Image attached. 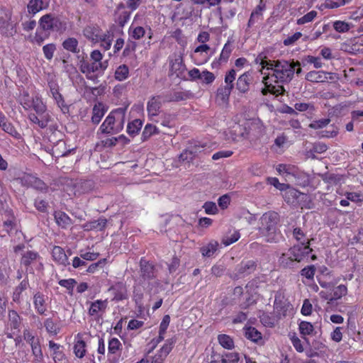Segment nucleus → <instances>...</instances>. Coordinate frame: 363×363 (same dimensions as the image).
Segmentation results:
<instances>
[{
  "label": "nucleus",
  "mask_w": 363,
  "mask_h": 363,
  "mask_svg": "<svg viewBox=\"0 0 363 363\" xmlns=\"http://www.w3.org/2000/svg\"><path fill=\"white\" fill-rule=\"evenodd\" d=\"M301 71V63L298 61L277 60L273 74H269L263 77L262 82L265 87L261 91H286L282 84L289 82L293 79L294 73L298 74Z\"/></svg>",
  "instance_id": "f257e3e1"
},
{
  "label": "nucleus",
  "mask_w": 363,
  "mask_h": 363,
  "mask_svg": "<svg viewBox=\"0 0 363 363\" xmlns=\"http://www.w3.org/2000/svg\"><path fill=\"white\" fill-rule=\"evenodd\" d=\"M66 29V23L53 13L42 16L38 21V28L35 33L33 43L40 45L51 33H62Z\"/></svg>",
  "instance_id": "f03ea898"
},
{
  "label": "nucleus",
  "mask_w": 363,
  "mask_h": 363,
  "mask_svg": "<svg viewBox=\"0 0 363 363\" xmlns=\"http://www.w3.org/2000/svg\"><path fill=\"white\" fill-rule=\"evenodd\" d=\"M127 106L114 109L108 114L100 126L102 133L113 135L123 130Z\"/></svg>",
  "instance_id": "7ed1b4c3"
},
{
  "label": "nucleus",
  "mask_w": 363,
  "mask_h": 363,
  "mask_svg": "<svg viewBox=\"0 0 363 363\" xmlns=\"http://www.w3.org/2000/svg\"><path fill=\"white\" fill-rule=\"evenodd\" d=\"M279 216L274 211H269L262 215L260 218L259 232L262 236L266 237L267 242H277V224Z\"/></svg>",
  "instance_id": "20e7f679"
},
{
  "label": "nucleus",
  "mask_w": 363,
  "mask_h": 363,
  "mask_svg": "<svg viewBox=\"0 0 363 363\" xmlns=\"http://www.w3.org/2000/svg\"><path fill=\"white\" fill-rule=\"evenodd\" d=\"M103 54L99 50H93L90 54V62L82 60L79 62L81 72L86 75L91 73H103L108 66V60H102Z\"/></svg>",
  "instance_id": "39448f33"
},
{
  "label": "nucleus",
  "mask_w": 363,
  "mask_h": 363,
  "mask_svg": "<svg viewBox=\"0 0 363 363\" xmlns=\"http://www.w3.org/2000/svg\"><path fill=\"white\" fill-rule=\"evenodd\" d=\"M17 22L12 20L11 11H5L0 16V33L5 37H13L17 33Z\"/></svg>",
  "instance_id": "423d86ee"
},
{
  "label": "nucleus",
  "mask_w": 363,
  "mask_h": 363,
  "mask_svg": "<svg viewBox=\"0 0 363 363\" xmlns=\"http://www.w3.org/2000/svg\"><path fill=\"white\" fill-rule=\"evenodd\" d=\"M209 147L206 143L195 142L180 154L179 159L182 161L190 162L198 157L200 153L205 152Z\"/></svg>",
  "instance_id": "0eeeda50"
},
{
  "label": "nucleus",
  "mask_w": 363,
  "mask_h": 363,
  "mask_svg": "<svg viewBox=\"0 0 363 363\" xmlns=\"http://www.w3.org/2000/svg\"><path fill=\"white\" fill-rule=\"evenodd\" d=\"M211 48L207 44H201L191 52V58L194 64L200 66L206 64L211 57Z\"/></svg>",
  "instance_id": "6e6552de"
},
{
  "label": "nucleus",
  "mask_w": 363,
  "mask_h": 363,
  "mask_svg": "<svg viewBox=\"0 0 363 363\" xmlns=\"http://www.w3.org/2000/svg\"><path fill=\"white\" fill-rule=\"evenodd\" d=\"M337 79L336 74L323 71H311L306 76L307 81L313 83L332 82Z\"/></svg>",
  "instance_id": "1a4fd4ad"
},
{
  "label": "nucleus",
  "mask_w": 363,
  "mask_h": 363,
  "mask_svg": "<svg viewBox=\"0 0 363 363\" xmlns=\"http://www.w3.org/2000/svg\"><path fill=\"white\" fill-rule=\"evenodd\" d=\"M309 245V242L305 243V242L303 241L301 244L295 245L289 249V252H291L292 258L295 259L297 263L301 262L312 252V249L310 248Z\"/></svg>",
  "instance_id": "9d476101"
},
{
  "label": "nucleus",
  "mask_w": 363,
  "mask_h": 363,
  "mask_svg": "<svg viewBox=\"0 0 363 363\" xmlns=\"http://www.w3.org/2000/svg\"><path fill=\"white\" fill-rule=\"evenodd\" d=\"M186 67L182 56L169 62V74L180 79H186Z\"/></svg>",
  "instance_id": "9b49d317"
},
{
  "label": "nucleus",
  "mask_w": 363,
  "mask_h": 363,
  "mask_svg": "<svg viewBox=\"0 0 363 363\" xmlns=\"http://www.w3.org/2000/svg\"><path fill=\"white\" fill-rule=\"evenodd\" d=\"M68 94L69 92H65V94L60 92H52L53 98L64 113H68L69 106L76 101V99H72Z\"/></svg>",
  "instance_id": "f8f14e48"
},
{
  "label": "nucleus",
  "mask_w": 363,
  "mask_h": 363,
  "mask_svg": "<svg viewBox=\"0 0 363 363\" xmlns=\"http://www.w3.org/2000/svg\"><path fill=\"white\" fill-rule=\"evenodd\" d=\"M167 102L164 96L157 95L153 96L147 103V109L150 116H156L158 115L161 106L163 103Z\"/></svg>",
  "instance_id": "ddd939ff"
},
{
  "label": "nucleus",
  "mask_w": 363,
  "mask_h": 363,
  "mask_svg": "<svg viewBox=\"0 0 363 363\" xmlns=\"http://www.w3.org/2000/svg\"><path fill=\"white\" fill-rule=\"evenodd\" d=\"M253 72L252 70L247 71L241 74L237 79L236 89L238 91H248L250 85L253 82Z\"/></svg>",
  "instance_id": "4468645a"
},
{
  "label": "nucleus",
  "mask_w": 363,
  "mask_h": 363,
  "mask_svg": "<svg viewBox=\"0 0 363 363\" xmlns=\"http://www.w3.org/2000/svg\"><path fill=\"white\" fill-rule=\"evenodd\" d=\"M266 6L263 4V0H260V3L252 11L247 22V28H250L256 23L260 22L263 19V11L265 10Z\"/></svg>",
  "instance_id": "2eb2a0df"
},
{
  "label": "nucleus",
  "mask_w": 363,
  "mask_h": 363,
  "mask_svg": "<svg viewBox=\"0 0 363 363\" xmlns=\"http://www.w3.org/2000/svg\"><path fill=\"white\" fill-rule=\"evenodd\" d=\"M50 0H30L27 4V10L29 14L35 15L40 11L49 7Z\"/></svg>",
  "instance_id": "dca6fc26"
},
{
  "label": "nucleus",
  "mask_w": 363,
  "mask_h": 363,
  "mask_svg": "<svg viewBox=\"0 0 363 363\" xmlns=\"http://www.w3.org/2000/svg\"><path fill=\"white\" fill-rule=\"evenodd\" d=\"M140 276L143 279H154L155 275V266L146 261L144 259H141L140 262Z\"/></svg>",
  "instance_id": "f3484780"
},
{
  "label": "nucleus",
  "mask_w": 363,
  "mask_h": 363,
  "mask_svg": "<svg viewBox=\"0 0 363 363\" xmlns=\"http://www.w3.org/2000/svg\"><path fill=\"white\" fill-rule=\"evenodd\" d=\"M257 264L253 260H248L242 262L240 264L238 265L236 268L237 274L235 278H238L240 276H245L252 274L256 270Z\"/></svg>",
  "instance_id": "a211bd4d"
},
{
  "label": "nucleus",
  "mask_w": 363,
  "mask_h": 363,
  "mask_svg": "<svg viewBox=\"0 0 363 363\" xmlns=\"http://www.w3.org/2000/svg\"><path fill=\"white\" fill-rule=\"evenodd\" d=\"M130 12L125 9V6L123 3H120L116 8V22L121 27L129 21Z\"/></svg>",
  "instance_id": "6ab92c4d"
},
{
  "label": "nucleus",
  "mask_w": 363,
  "mask_h": 363,
  "mask_svg": "<svg viewBox=\"0 0 363 363\" xmlns=\"http://www.w3.org/2000/svg\"><path fill=\"white\" fill-rule=\"evenodd\" d=\"M233 50V48L232 43L230 40H228L223 47L219 57L217 60L216 59L213 62L212 65H213L215 64L220 65L222 63H227L231 55Z\"/></svg>",
  "instance_id": "aec40b11"
},
{
  "label": "nucleus",
  "mask_w": 363,
  "mask_h": 363,
  "mask_svg": "<svg viewBox=\"0 0 363 363\" xmlns=\"http://www.w3.org/2000/svg\"><path fill=\"white\" fill-rule=\"evenodd\" d=\"M113 40V33L110 30H106V32H103L99 35V38L97 40V43H100L101 48H102L105 51L108 50L112 45V42Z\"/></svg>",
  "instance_id": "412c9836"
},
{
  "label": "nucleus",
  "mask_w": 363,
  "mask_h": 363,
  "mask_svg": "<svg viewBox=\"0 0 363 363\" xmlns=\"http://www.w3.org/2000/svg\"><path fill=\"white\" fill-rule=\"evenodd\" d=\"M38 115V116H36L35 113H30L28 118L32 123L38 124L40 128H45L50 121V115L45 112V113Z\"/></svg>",
  "instance_id": "4be33fe9"
},
{
  "label": "nucleus",
  "mask_w": 363,
  "mask_h": 363,
  "mask_svg": "<svg viewBox=\"0 0 363 363\" xmlns=\"http://www.w3.org/2000/svg\"><path fill=\"white\" fill-rule=\"evenodd\" d=\"M101 33V29L94 26H87L84 30V36L94 44L97 43V40Z\"/></svg>",
  "instance_id": "5701e85b"
},
{
  "label": "nucleus",
  "mask_w": 363,
  "mask_h": 363,
  "mask_svg": "<svg viewBox=\"0 0 363 363\" xmlns=\"http://www.w3.org/2000/svg\"><path fill=\"white\" fill-rule=\"evenodd\" d=\"M52 254L54 259L59 264H62L64 266L69 264L68 257L65 254L64 250L61 247L55 246L52 249Z\"/></svg>",
  "instance_id": "b1692460"
},
{
  "label": "nucleus",
  "mask_w": 363,
  "mask_h": 363,
  "mask_svg": "<svg viewBox=\"0 0 363 363\" xmlns=\"http://www.w3.org/2000/svg\"><path fill=\"white\" fill-rule=\"evenodd\" d=\"M107 223V220L104 218H100L96 220L87 222L83 225V229L86 231H89L94 229L104 230Z\"/></svg>",
  "instance_id": "393cba45"
},
{
  "label": "nucleus",
  "mask_w": 363,
  "mask_h": 363,
  "mask_svg": "<svg viewBox=\"0 0 363 363\" xmlns=\"http://www.w3.org/2000/svg\"><path fill=\"white\" fill-rule=\"evenodd\" d=\"M33 303L35 308L39 314H44L46 311L45 296L40 292H37L33 296Z\"/></svg>",
  "instance_id": "a878e982"
},
{
  "label": "nucleus",
  "mask_w": 363,
  "mask_h": 363,
  "mask_svg": "<svg viewBox=\"0 0 363 363\" xmlns=\"http://www.w3.org/2000/svg\"><path fill=\"white\" fill-rule=\"evenodd\" d=\"M106 112V110L104 108V106L102 103H98L94 105L93 110H92V117H91V121L94 124H98L102 117L104 116V113Z\"/></svg>",
  "instance_id": "bb28decb"
},
{
  "label": "nucleus",
  "mask_w": 363,
  "mask_h": 363,
  "mask_svg": "<svg viewBox=\"0 0 363 363\" xmlns=\"http://www.w3.org/2000/svg\"><path fill=\"white\" fill-rule=\"evenodd\" d=\"M279 261L280 265L284 268H294L297 264L296 261L292 258L291 252L289 250L281 255Z\"/></svg>",
  "instance_id": "cd10ccee"
},
{
  "label": "nucleus",
  "mask_w": 363,
  "mask_h": 363,
  "mask_svg": "<svg viewBox=\"0 0 363 363\" xmlns=\"http://www.w3.org/2000/svg\"><path fill=\"white\" fill-rule=\"evenodd\" d=\"M218 242L215 240H211L206 245L201 247V252L203 257H210L218 250Z\"/></svg>",
  "instance_id": "c85d7f7f"
},
{
  "label": "nucleus",
  "mask_w": 363,
  "mask_h": 363,
  "mask_svg": "<svg viewBox=\"0 0 363 363\" xmlns=\"http://www.w3.org/2000/svg\"><path fill=\"white\" fill-rule=\"evenodd\" d=\"M65 142L60 140L52 148V155L56 157L67 156L71 150H65Z\"/></svg>",
  "instance_id": "c756f323"
},
{
  "label": "nucleus",
  "mask_w": 363,
  "mask_h": 363,
  "mask_svg": "<svg viewBox=\"0 0 363 363\" xmlns=\"http://www.w3.org/2000/svg\"><path fill=\"white\" fill-rule=\"evenodd\" d=\"M78 44V40L75 38H68L63 41L62 47L69 52L78 53L79 52Z\"/></svg>",
  "instance_id": "7c9ffc66"
},
{
  "label": "nucleus",
  "mask_w": 363,
  "mask_h": 363,
  "mask_svg": "<svg viewBox=\"0 0 363 363\" xmlns=\"http://www.w3.org/2000/svg\"><path fill=\"white\" fill-rule=\"evenodd\" d=\"M146 33L145 28L140 26H134V23L129 28V35L134 40H140Z\"/></svg>",
  "instance_id": "2f4dec72"
},
{
  "label": "nucleus",
  "mask_w": 363,
  "mask_h": 363,
  "mask_svg": "<svg viewBox=\"0 0 363 363\" xmlns=\"http://www.w3.org/2000/svg\"><path fill=\"white\" fill-rule=\"evenodd\" d=\"M55 218L57 223L62 228H66L72 223V219L65 213L62 211L55 212Z\"/></svg>",
  "instance_id": "473e14b6"
},
{
  "label": "nucleus",
  "mask_w": 363,
  "mask_h": 363,
  "mask_svg": "<svg viewBox=\"0 0 363 363\" xmlns=\"http://www.w3.org/2000/svg\"><path fill=\"white\" fill-rule=\"evenodd\" d=\"M143 126V121L140 119H135L127 125V132L129 135L134 137L138 133Z\"/></svg>",
  "instance_id": "72a5a7b5"
},
{
  "label": "nucleus",
  "mask_w": 363,
  "mask_h": 363,
  "mask_svg": "<svg viewBox=\"0 0 363 363\" xmlns=\"http://www.w3.org/2000/svg\"><path fill=\"white\" fill-rule=\"evenodd\" d=\"M106 308V301L97 300L91 303V306L89 310V314L90 315H94L99 311H105Z\"/></svg>",
  "instance_id": "f704fd0d"
},
{
  "label": "nucleus",
  "mask_w": 363,
  "mask_h": 363,
  "mask_svg": "<svg viewBox=\"0 0 363 363\" xmlns=\"http://www.w3.org/2000/svg\"><path fill=\"white\" fill-rule=\"evenodd\" d=\"M160 130L155 125L148 123L147 124L142 133V140L143 141H145L148 140L152 135L158 134L160 133Z\"/></svg>",
  "instance_id": "c9c22d12"
},
{
  "label": "nucleus",
  "mask_w": 363,
  "mask_h": 363,
  "mask_svg": "<svg viewBox=\"0 0 363 363\" xmlns=\"http://www.w3.org/2000/svg\"><path fill=\"white\" fill-rule=\"evenodd\" d=\"M246 338L252 340V342H257L259 340H262V334L254 327H248L245 328V334Z\"/></svg>",
  "instance_id": "e433bc0d"
},
{
  "label": "nucleus",
  "mask_w": 363,
  "mask_h": 363,
  "mask_svg": "<svg viewBox=\"0 0 363 363\" xmlns=\"http://www.w3.org/2000/svg\"><path fill=\"white\" fill-rule=\"evenodd\" d=\"M230 132L234 135V140H238L239 138H247L249 134L245 127L238 124L234 125Z\"/></svg>",
  "instance_id": "4c0bfd02"
},
{
  "label": "nucleus",
  "mask_w": 363,
  "mask_h": 363,
  "mask_svg": "<svg viewBox=\"0 0 363 363\" xmlns=\"http://www.w3.org/2000/svg\"><path fill=\"white\" fill-rule=\"evenodd\" d=\"M236 77V72L234 69H230L225 75V89L232 91L234 87V81Z\"/></svg>",
  "instance_id": "58836bf2"
},
{
  "label": "nucleus",
  "mask_w": 363,
  "mask_h": 363,
  "mask_svg": "<svg viewBox=\"0 0 363 363\" xmlns=\"http://www.w3.org/2000/svg\"><path fill=\"white\" fill-rule=\"evenodd\" d=\"M116 79L123 81L129 76V68L125 65H121L117 67L114 74Z\"/></svg>",
  "instance_id": "ea45409f"
},
{
  "label": "nucleus",
  "mask_w": 363,
  "mask_h": 363,
  "mask_svg": "<svg viewBox=\"0 0 363 363\" xmlns=\"http://www.w3.org/2000/svg\"><path fill=\"white\" fill-rule=\"evenodd\" d=\"M218 340L220 345L225 349L230 350L234 347L233 340L229 335L225 334L219 335Z\"/></svg>",
  "instance_id": "a19ab883"
},
{
  "label": "nucleus",
  "mask_w": 363,
  "mask_h": 363,
  "mask_svg": "<svg viewBox=\"0 0 363 363\" xmlns=\"http://www.w3.org/2000/svg\"><path fill=\"white\" fill-rule=\"evenodd\" d=\"M221 356V363H238L240 360L238 352H225Z\"/></svg>",
  "instance_id": "79ce46f5"
},
{
  "label": "nucleus",
  "mask_w": 363,
  "mask_h": 363,
  "mask_svg": "<svg viewBox=\"0 0 363 363\" xmlns=\"http://www.w3.org/2000/svg\"><path fill=\"white\" fill-rule=\"evenodd\" d=\"M34 94L30 95L28 92H23L20 95V102L26 109L30 108V106L33 104Z\"/></svg>",
  "instance_id": "37998d69"
},
{
  "label": "nucleus",
  "mask_w": 363,
  "mask_h": 363,
  "mask_svg": "<svg viewBox=\"0 0 363 363\" xmlns=\"http://www.w3.org/2000/svg\"><path fill=\"white\" fill-rule=\"evenodd\" d=\"M318 15V12L315 10H312L303 15L301 18L297 19L296 23L298 25H303L310 22H312Z\"/></svg>",
  "instance_id": "c03bdc74"
},
{
  "label": "nucleus",
  "mask_w": 363,
  "mask_h": 363,
  "mask_svg": "<svg viewBox=\"0 0 363 363\" xmlns=\"http://www.w3.org/2000/svg\"><path fill=\"white\" fill-rule=\"evenodd\" d=\"M191 94L188 92H174V94H170L169 96H164L167 99V102L169 101H179L182 100H186L190 98Z\"/></svg>",
  "instance_id": "a18cd8bd"
},
{
  "label": "nucleus",
  "mask_w": 363,
  "mask_h": 363,
  "mask_svg": "<svg viewBox=\"0 0 363 363\" xmlns=\"http://www.w3.org/2000/svg\"><path fill=\"white\" fill-rule=\"evenodd\" d=\"M30 108H33L37 114H43L46 111V106L43 103L40 98L37 96H34L33 104L30 106Z\"/></svg>",
  "instance_id": "49530a36"
},
{
  "label": "nucleus",
  "mask_w": 363,
  "mask_h": 363,
  "mask_svg": "<svg viewBox=\"0 0 363 363\" xmlns=\"http://www.w3.org/2000/svg\"><path fill=\"white\" fill-rule=\"evenodd\" d=\"M347 289L345 285H340L333 290V294L330 296V302H333L347 294Z\"/></svg>",
  "instance_id": "de8ad7c7"
},
{
  "label": "nucleus",
  "mask_w": 363,
  "mask_h": 363,
  "mask_svg": "<svg viewBox=\"0 0 363 363\" xmlns=\"http://www.w3.org/2000/svg\"><path fill=\"white\" fill-rule=\"evenodd\" d=\"M335 31L341 33H347L350 30L351 25L343 21H335L333 24Z\"/></svg>",
  "instance_id": "09e8293b"
},
{
  "label": "nucleus",
  "mask_w": 363,
  "mask_h": 363,
  "mask_svg": "<svg viewBox=\"0 0 363 363\" xmlns=\"http://www.w3.org/2000/svg\"><path fill=\"white\" fill-rule=\"evenodd\" d=\"M86 343L82 340H79L74 346V352L79 358H82L86 352Z\"/></svg>",
  "instance_id": "8fccbe9b"
},
{
  "label": "nucleus",
  "mask_w": 363,
  "mask_h": 363,
  "mask_svg": "<svg viewBox=\"0 0 363 363\" xmlns=\"http://www.w3.org/2000/svg\"><path fill=\"white\" fill-rule=\"evenodd\" d=\"M38 255L37 252L33 251L26 252L21 258V264L24 266H29L31 262L37 259Z\"/></svg>",
  "instance_id": "3c124183"
},
{
  "label": "nucleus",
  "mask_w": 363,
  "mask_h": 363,
  "mask_svg": "<svg viewBox=\"0 0 363 363\" xmlns=\"http://www.w3.org/2000/svg\"><path fill=\"white\" fill-rule=\"evenodd\" d=\"M230 92H216L215 100L218 105L225 106L228 103Z\"/></svg>",
  "instance_id": "603ef678"
},
{
  "label": "nucleus",
  "mask_w": 363,
  "mask_h": 363,
  "mask_svg": "<svg viewBox=\"0 0 363 363\" xmlns=\"http://www.w3.org/2000/svg\"><path fill=\"white\" fill-rule=\"evenodd\" d=\"M9 318L11 328L18 329L21 324V320L17 312L15 311H10Z\"/></svg>",
  "instance_id": "864d4df0"
},
{
  "label": "nucleus",
  "mask_w": 363,
  "mask_h": 363,
  "mask_svg": "<svg viewBox=\"0 0 363 363\" xmlns=\"http://www.w3.org/2000/svg\"><path fill=\"white\" fill-rule=\"evenodd\" d=\"M56 50V45L54 43H48L43 47V52L45 57L48 60H51Z\"/></svg>",
  "instance_id": "5fc2aeb1"
},
{
  "label": "nucleus",
  "mask_w": 363,
  "mask_h": 363,
  "mask_svg": "<svg viewBox=\"0 0 363 363\" xmlns=\"http://www.w3.org/2000/svg\"><path fill=\"white\" fill-rule=\"evenodd\" d=\"M137 48V43L133 40H128L125 47L123 51V56L126 57L133 55Z\"/></svg>",
  "instance_id": "6e6d98bb"
},
{
  "label": "nucleus",
  "mask_w": 363,
  "mask_h": 363,
  "mask_svg": "<svg viewBox=\"0 0 363 363\" xmlns=\"http://www.w3.org/2000/svg\"><path fill=\"white\" fill-rule=\"evenodd\" d=\"M340 175L335 174L326 173L322 175V179L325 182L330 184H337L341 180Z\"/></svg>",
  "instance_id": "4d7b16f0"
},
{
  "label": "nucleus",
  "mask_w": 363,
  "mask_h": 363,
  "mask_svg": "<svg viewBox=\"0 0 363 363\" xmlns=\"http://www.w3.org/2000/svg\"><path fill=\"white\" fill-rule=\"evenodd\" d=\"M313 330V325L309 322L301 321L299 324V330L302 335H311Z\"/></svg>",
  "instance_id": "13d9d810"
},
{
  "label": "nucleus",
  "mask_w": 363,
  "mask_h": 363,
  "mask_svg": "<svg viewBox=\"0 0 363 363\" xmlns=\"http://www.w3.org/2000/svg\"><path fill=\"white\" fill-rule=\"evenodd\" d=\"M44 326L47 332L52 335H57L60 330V328L51 318H48L45 320Z\"/></svg>",
  "instance_id": "bf43d9fd"
},
{
  "label": "nucleus",
  "mask_w": 363,
  "mask_h": 363,
  "mask_svg": "<svg viewBox=\"0 0 363 363\" xmlns=\"http://www.w3.org/2000/svg\"><path fill=\"white\" fill-rule=\"evenodd\" d=\"M174 344V341L172 339H169L166 341V343L163 345V347L160 349L159 353L157 354H162L164 359L169 354L173 348V345Z\"/></svg>",
  "instance_id": "052dcab7"
},
{
  "label": "nucleus",
  "mask_w": 363,
  "mask_h": 363,
  "mask_svg": "<svg viewBox=\"0 0 363 363\" xmlns=\"http://www.w3.org/2000/svg\"><path fill=\"white\" fill-rule=\"evenodd\" d=\"M1 128L7 133L13 136V138L16 139H20L21 138V134L16 130V128L13 127V125L10 123H6Z\"/></svg>",
  "instance_id": "680f3d73"
},
{
  "label": "nucleus",
  "mask_w": 363,
  "mask_h": 363,
  "mask_svg": "<svg viewBox=\"0 0 363 363\" xmlns=\"http://www.w3.org/2000/svg\"><path fill=\"white\" fill-rule=\"evenodd\" d=\"M240 237V233L238 231H235L231 235L225 236L222 240V243L225 246H228L238 241Z\"/></svg>",
  "instance_id": "e2e57ef3"
},
{
  "label": "nucleus",
  "mask_w": 363,
  "mask_h": 363,
  "mask_svg": "<svg viewBox=\"0 0 363 363\" xmlns=\"http://www.w3.org/2000/svg\"><path fill=\"white\" fill-rule=\"evenodd\" d=\"M302 36V33L301 32H296L294 33L291 36H288L283 41V43L285 46H289L294 45L297 40H298Z\"/></svg>",
  "instance_id": "0e129e2a"
},
{
  "label": "nucleus",
  "mask_w": 363,
  "mask_h": 363,
  "mask_svg": "<svg viewBox=\"0 0 363 363\" xmlns=\"http://www.w3.org/2000/svg\"><path fill=\"white\" fill-rule=\"evenodd\" d=\"M200 79L202 82L209 84L215 80V76L213 73L208 70H204L201 72V78Z\"/></svg>",
  "instance_id": "69168bd1"
},
{
  "label": "nucleus",
  "mask_w": 363,
  "mask_h": 363,
  "mask_svg": "<svg viewBox=\"0 0 363 363\" xmlns=\"http://www.w3.org/2000/svg\"><path fill=\"white\" fill-rule=\"evenodd\" d=\"M347 3H348V1H346V0H337L336 1L333 0H326L325 6L328 9H336L345 5Z\"/></svg>",
  "instance_id": "338daca9"
},
{
  "label": "nucleus",
  "mask_w": 363,
  "mask_h": 363,
  "mask_svg": "<svg viewBox=\"0 0 363 363\" xmlns=\"http://www.w3.org/2000/svg\"><path fill=\"white\" fill-rule=\"evenodd\" d=\"M121 346L120 341L117 338H112L108 342V352L114 354Z\"/></svg>",
  "instance_id": "774afa93"
}]
</instances>
